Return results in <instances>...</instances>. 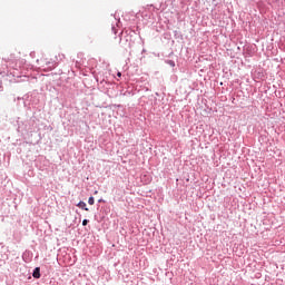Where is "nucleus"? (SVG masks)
Listing matches in <instances>:
<instances>
[{
	"label": "nucleus",
	"mask_w": 285,
	"mask_h": 285,
	"mask_svg": "<svg viewBox=\"0 0 285 285\" xmlns=\"http://www.w3.org/2000/svg\"><path fill=\"white\" fill-rule=\"evenodd\" d=\"M117 77H121V72L118 71V72H117Z\"/></svg>",
	"instance_id": "obj_5"
},
{
	"label": "nucleus",
	"mask_w": 285,
	"mask_h": 285,
	"mask_svg": "<svg viewBox=\"0 0 285 285\" xmlns=\"http://www.w3.org/2000/svg\"><path fill=\"white\" fill-rule=\"evenodd\" d=\"M88 204L92 206L95 204V197H89Z\"/></svg>",
	"instance_id": "obj_3"
},
{
	"label": "nucleus",
	"mask_w": 285,
	"mask_h": 285,
	"mask_svg": "<svg viewBox=\"0 0 285 285\" xmlns=\"http://www.w3.org/2000/svg\"><path fill=\"white\" fill-rule=\"evenodd\" d=\"M169 63H170V66H175V62H173V61H169Z\"/></svg>",
	"instance_id": "obj_6"
},
{
	"label": "nucleus",
	"mask_w": 285,
	"mask_h": 285,
	"mask_svg": "<svg viewBox=\"0 0 285 285\" xmlns=\"http://www.w3.org/2000/svg\"><path fill=\"white\" fill-rule=\"evenodd\" d=\"M82 226H88V219L82 220Z\"/></svg>",
	"instance_id": "obj_4"
},
{
	"label": "nucleus",
	"mask_w": 285,
	"mask_h": 285,
	"mask_svg": "<svg viewBox=\"0 0 285 285\" xmlns=\"http://www.w3.org/2000/svg\"><path fill=\"white\" fill-rule=\"evenodd\" d=\"M32 275L35 279H39V277H41V269L39 267H36Z\"/></svg>",
	"instance_id": "obj_1"
},
{
	"label": "nucleus",
	"mask_w": 285,
	"mask_h": 285,
	"mask_svg": "<svg viewBox=\"0 0 285 285\" xmlns=\"http://www.w3.org/2000/svg\"><path fill=\"white\" fill-rule=\"evenodd\" d=\"M77 206H78V208H82V210H89L88 207H86L85 202H79Z\"/></svg>",
	"instance_id": "obj_2"
}]
</instances>
